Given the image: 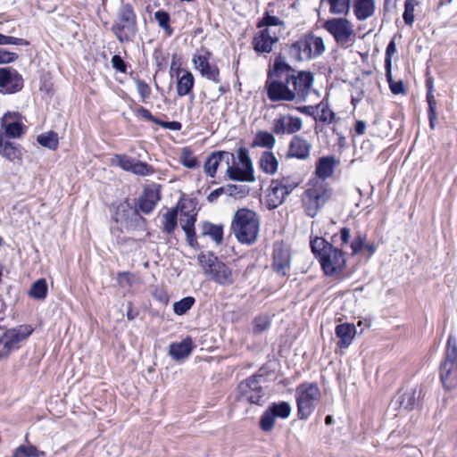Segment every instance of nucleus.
<instances>
[{"mask_svg": "<svg viewBox=\"0 0 457 457\" xmlns=\"http://www.w3.org/2000/svg\"><path fill=\"white\" fill-rule=\"evenodd\" d=\"M196 221L195 215H192L189 213H183L180 218L181 228L186 231H190L195 229V223Z\"/></svg>", "mask_w": 457, "mask_h": 457, "instance_id": "4d7b16f0", "label": "nucleus"}, {"mask_svg": "<svg viewBox=\"0 0 457 457\" xmlns=\"http://www.w3.org/2000/svg\"><path fill=\"white\" fill-rule=\"evenodd\" d=\"M275 418L287 419L291 413V406L287 402L273 403L268 407Z\"/></svg>", "mask_w": 457, "mask_h": 457, "instance_id": "ea45409f", "label": "nucleus"}, {"mask_svg": "<svg viewBox=\"0 0 457 457\" xmlns=\"http://www.w3.org/2000/svg\"><path fill=\"white\" fill-rule=\"evenodd\" d=\"M270 326V320L266 316L257 317L254 320V332L262 333Z\"/></svg>", "mask_w": 457, "mask_h": 457, "instance_id": "bf43d9fd", "label": "nucleus"}, {"mask_svg": "<svg viewBox=\"0 0 457 457\" xmlns=\"http://www.w3.org/2000/svg\"><path fill=\"white\" fill-rule=\"evenodd\" d=\"M47 295V284L45 278H39L35 281L29 291L31 298L44 300Z\"/></svg>", "mask_w": 457, "mask_h": 457, "instance_id": "4c0bfd02", "label": "nucleus"}, {"mask_svg": "<svg viewBox=\"0 0 457 457\" xmlns=\"http://www.w3.org/2000/svg\"><path fill=\"white\" fill-rule=\"evenodd\" d=\"M178 225V210L171 208L162 216V231L166 234H171Z\"/></svg>", "mask_w": 457, "mask_h": 457, "instance_id": "e433bc0d", "label": "nucleus"}, {"mask_svg": "<svg viewBox=\"0 0 457 457\" xmlns=\"http://www.w3.org/2000/svg\"><path fill=\"white\" fill-rule=\"evenodd\" d=\"M17 113L7 112L1 120V128L4 129V134L10 138H19L24 132V126L19 120H11L17 118Z\"/></svg>", "mask_w": 457, "mask_h": 457, "instance_id": "b1692460", "label": "nucleus"}, {"mask_svg": "<svg viewBox=\"0 0 457 457\" xmlns=\"http://www.w3.org/2000/svg\"><path fill=\"white\" fill-rule=\"evenodd\" d=\"M320 265L327 276L340 274L345 267V253L334 245L320 259Z\"/></svg>", "mask_w": 457, "mask_h": 457, "instance_id": "2eb2a0df", "label": "nucleus"}, {"mask_svg": "<svg viewBox=\"0 0 457 457\" xmlns=\"http://www.w3.org/2000/svg\"><path fill=\"white\" fill-rule=\"evenodd\" d=\"M278 162L271 152H264L260 159V167L267 174H274L278 170Z\"/></svg>", "mask_w": 457, "mask_h": 457, "instance_id": "f704fd0d", "label": "nucleus"}, {"mask_svg": "<svg viewBox=\"0 0 457 457\" xmlns=\"http://www.w3.org/2000/svg\"><path fill=\"white\" fill-rule=\"evenodd\" d=\"M185 234H186V240H187V244L189 245V246H191L194 249H198L199 244L196 240L195 229L190 230V231H186Z\"/></svg>", "mask_w": 457, "mask_h": 457, "instance_id": "774afa93", "label": "nucleus"}, {"mask_svg": "<svg viewBox=\"0 0 457 457\" xmlns=\"http://www.w3.org/2000/svg\"><path fill=\"white\" fill-rule=\"evenodd\" d=\"M286 194H291L298 186L299 181L295 180L292 177H282L281 179H273Z\"/></svg>", "mask_w": 457, "mask_h": 457, "instance_id": "a18cd8bd", "label": "nucleus"}, {"mask_svg": "<svg viewBox=\"0 0 457 457\" xmlns=\"http://www.w3.org/2000/svg\"><path fill=\"white\" fill-rule=\"evenodd\" d=\"M111 62L115 70L122 73H127V64L120 55H113Z\"/></svg>", "mask_w": 457, "mask_h": 457, "instance_id": "e2e57ef3", "label": "nucleus"}, {"mask_svg": "<svg viewBox=\"0 0 457 457\" xmlns=\"http://www.w3.org/2000/svg\"><path fill=\"white\" fill-rule=\"evenodd\" d=\"M33 329L29 326H21L6 330L0 337V358L7 357L12 351L20 348L21 343L26 340Z\"/></svg>", "mask_w": 457, "mask_h": 457, "instance_id": "ddd939ff", "label": "nucleus"}, {"mask_svg": "<svg viewBox=\"0 0 457 457\" xmlns=\"http://www.w3.org/2000/svg\"><path fill=\"white\" fill-rule=\"evenodd\" d=\"M335 162L336 160L334 156L320 158L316 163L315 173L317 177L322 179L329 178L333 174Z\"/></svg>", "mask_w": 457, "mask_h": 457, "instance_id": "2f4dec72", "label": "nucleus"}, {"mask_svg": "<svg viewBox=\"0 0 457 457\" xmlns=\"http://www.w3.org/2000/svg\"><path fill=\"white\" fill-rule=\"evenodd\" d=\"M237 157L241 168L236 165L235 161L231 162V165L226 170L227 176L232 180L254 182L253 166L248 150L245 147H239Z\"/></svg>", "mask_w": 457, "mask_h": 457, "instance_id": "1a4fd4ad", "label": "nucleus"}, {"mask_svg": "<svg viewBox=\"0 0 457 457\" xmlns=\"http://www.w3.org/2000/svg\"><path fill=\"white\" fill-rule=\"evenodd\" d=\"M416 5V0H405L403 18L405 24L409 26H411L414 22V8Z\"/></svg>", "mask_w": 457, "mask_h": 457, "instance_id": "de8ad7c7", "label": "nucleus"}, {"mask_svg": "<svg viewBox=\"0 0 457 457\" xmlns=\"http://www.w3.org/2000/svg\"><path fill=\"white\" fill-rule=\"evenodd\" d=\"M23 87V79L17 71L11 68H0V91L12 94Z\"/></svg>", "mask_w": 457, "mask_h": 457, "instance_id": "a211bd4d", "label": "nucleus"}, {"mask_svg": "<svg viewBox=\"0 0 457 457\" xmlns=\"http://www.w3.org/2000/svg\"><path fill=\"white\" fill-rule=\"evenodd\" d=\"M154 170L153 168L148 165L146 162H143L140 161H135L134 165L132 167L131 172L141 175V176H146L151 173H153Z\"/></svg>", "mask_w": 457, "mask_h": 457, "instance_id": "5fc2aeb1", "label": "nucleus"}, {"mask_svg": "<svg viewBox=\"0 0 457 457\" xmlns=\"http://www.w3.org/2000/svg\"><path fill=\"white\" fill-rule=\"evenodd\" d=\"M225 187L227 195L236 198H242L249 193V188L246 186L228 184Z\"/></svg>", "mask_w": 457, "mask_h": 457, "instance_id": "09e8293b", "label": "nucleus"}, {"mask_svg": "<svg viewBox=\"0 0 457 457\" xmlns=\"http://www.w3.org/2000/svg\"><path fill=\"white\" fill-rule=\"evenodd\" d=\"M277 26H283L284 27V21H282L278 17L270 15L268 12L264 14L262 21L258 23V28H271L277 27Z\"/></svg>", "mask_w": 457, "mask_h": 457, "instance_id": "3c124183", "label": "nucleus"}, {"mask_svg": "<svg viewBox=\"0 0 457 457\" xmlns=\"http://www.w3.org/2000/svg\"><path fill=\"white\" fill-rule=\"evenodd\" d=\"M275 417L273 413L267 409L260 419V428L264 432H270L273 429L275 425Z\"/></svg>", "mask_w": 457, "mask_h": 457, "instance_id": "49530a36", "label": "nucleus"}, {"mask_svg": "<svg viewBox=\"0 0 457 457\" xmlns=\"http://www.w3.org/2000/svg\"><path fill=\"white\" fill-rule=\"evenodd\" d=\"M265 381L263 375L255 374L238 384L239 398L250 403L262 405L265 391L262 384Z\"/></svg>", "mask_w": 457, "mask_h": 457, "instance_id": "9d476101", "label": "nucleus"}, {"mask_svg": "<svg viewBox=\"0 0 457 457\" xmlns=\"http://www.w3.org/2000/svg\"><path fill=\"white\" fill-rule=\"evenodd\" d=\"M440 378L447 390L457 386V339L453 335L447 340L445 358L440 365Z\"/></svg>", "mask_w": 457, "mask_h": 457, "instance_id": "0eeeda50", "label": "nucleus"}, {"mask_svg": "<svg viewBox=\"0 0 457 457\" xmlns=\"http://www.w3.org/2000/svg\"><path fill=\"white\" fill-rule=\"evenodd\" d=\"M184 74L178 79L177 93L179 96L189 94L194 87L195 79L188 71H183Z\"/></svg>", "mask_w": 457, "mask_h": 457, "instance_id": "72a5a7b5", "label": "nucleus"}, {"mask_svg": "<svg viewBox=\"0 0 457 457\" xmlns=\"http://www.w3.org/2000/svg\"><path fill=\"white\" fill-rule=\"evenodd\" d=\"M302 38L303 45L306 46L309 61L320 56L325 52L326 47L322 37L308 32L302 35Z\"/></svg>", "mask_w": 457, "mask_h": 457, "instance_id": "5701e85b", "label": "nucleus"}, {"mask_svg": "<svg viewBox=\"0 0 457 457\" xmlns=\"http://www.w3.org/2000/svg\"><path fill=\"white\" fill-rule=\"evenodd\" d=\"M311 148L312 145L306 139L295 136L290 142L287 156L306 160L310 156Z\"/></svg>", "mask_w": 457, "mask_h": 457, "instance_id": "393cba45", "label": "nucleus"}, {"mask_svg": "<svg viewBox=\"0 0 457 457\" xmlns=\"http://www.w3.org/2000/svg\"><path fill=\"white\" fill-rule=\"evenodd\" d=\"M137 21L134 7L122 3L116 12L111 31L120 43L133 42L137 34Z\"/></svg>", "mask_w": 457, "mask_h": 457, "instance_id": "7ed1b4c3", "label": "nucleus"}, {"mask_svg": "<svg viewBox=\"0 0 457 457\" xmlns=\"http://www.w3.org/2000/svg\"><path fill=\"white\" fill-rule=\"evenodd\" d=\"M180 162L185 167L189 169L196 167L198 163L196 157L188 148H183L180 155Z\"/></svg>", "mask_w": 457, "mask_h": 457, "instance_id": "8fccbe9b", "label": "nucleus"}, {"mask_svg": "<svg viewBox=\"0 0 457 457\" xmlns=\"http://www.w3.org/2000/svg\"><path fill=\"white\" fill-rule=\"evenodd\" d=\"M320 390L316 383L304 382L295 388L297 416L299 420H307L320 400Z\"/></svg>", "mask_w": 457, "mask_h": 457, "instance_id": "39448f33", "label": "nucleus"}, {"mask_svg": "<svg viewBox=\"0 0 457 457\" xmlns=\"http://www.w3.org/2000/svg\"><path fill=\"white\" fill-rule=\"evenodd\" d=\"M198 262L206 276L222 286H228L233 283L231 270L212 253H201Z\"/></svg>", "mask_w": 457, "mask_h": 457, "instance_id": "423d86ee", "label": "nucleus"}, {"mask_svg": "<svg viewBox=\"0 0 457 457\" xmlns=\"http://www.w3.org/2000/svg\"><path fill=\"white\" fill-rule=\"evenodd\" d=\"M195 300L193 296H187L182 298L181 300L174 303L173 304V312L177 315H184L187 313L194 305Z\"/></svg>", "mask_w": 457, "mask_h": 457, "instance_id": "c03bdc74", "label": "nucleus"}, {"mask_svg": "<svg viewBox=\"0 0 457 457\" xmlns=\"http://www.w3.org/2000/svg\"><path fill=\"white\" fill-rule=\"evenodd\" d=\"M352 0H321V4L327 3L329 12L336 15H347L350 12Z\"/></svg>", "mask_w": 457, "mask_h": 457, "instance_id": "c9c22d12", "label": "nucleus"}, {"mask_svg": "<svg viewBox=\"0 0 457 457\" xmlns=\"http://www.w3.org/2000/svg\"><path fill=\"white\" fill-rule=\"evenodd\" d=\"M294 71V69L286 62L285 57L279 54L275 58L273 69L268 72L265 82V90L271 102L295 101V95L286 80L284 72Z\"/></svg>", "mask_w": 457, "mask_h": 457, "instance_id": "f257e3e1", "label": "nucleus"}, {"mask_svg": "<svg viewBox=\"0 0 457 457\" xmlns=\"http://www.w3.org/2000/svg\"><path fill=\"white\" fill-rule=\"evenodd\" d=\"M276 144L273 134L267 131H258L253 143V146H261L271 149Z\"/></svg>", "mask_w": 457, "mask_h": 457, "instance_id": "58836bf2", "label": "nucleus"}, {"mask_svg": "<svg viewBox=\"0 0 457 457\" xmlns=\"http://www.w3.org/2000/svg\"><path fill=\"white\" fill-rule=\"evenodd\" d=\"M335 333L339 338L338 347L346 348L352 344L356 334V328L353 324L343 323L336 327Z\"/></svg>", "mask_w": 457, "mask_h": 457, "instance_id": "bb28decb", "label": "nucleus"}, {"mask_svg": "<svg viewBox=\"0 0 457 457\" xmlns=\"http://www.w3.org/2000/svg\"><path fill=\"white\" fill-rule=\"evenodd\" d=\"M112 220L127 230H145L146 220L129 199L113 204Z\"/></svg>", "mask_w": 457, "mask_h": 457, "instance_id": "20e7f679", "label": "nucleus"}, {"mask_svg": "<svg viewBox=\"0 0 457 457\" xmlns=\"http://www.w3.org/2000/svg\"><path fill=\"white\" fill-rule=\"evenodd\" d=\"M159 200V190L146 187L137 199V204L135 206L137 208L138 212L140 211L145 214H149L154 211Z\"/></svg>", "mask_w": 457, "mask_h": 457, "instance_id": "4be33fe9", "label": "nucleus"}, {"mask_svg": "<svg viewBox=\"0 0 457 457\" xmlns=\"http://www.w3.org/2000/svg\"><path fill=\"white\" fill-rule=\"evenodd\" d=\"M425 395L426 392L422 386L407 390L398 397L399 405L404 410H412L421 404Z\"/></svg>", "mask_w": 457, "mask_h": 457, "instance_id": "412c9836", "label": "nucleus"}, {"mask_svg": "<svg viewBox=\"0 0 457 457\" xmlns=\"http://www.w3.org/2000/svg\"><path fill=\"white\" fill-rule=\"evenodd\" d=\"M333 245L327 242L323 237H316L311 241L312 253L320 259Z\"/></svg>", "mask_w": 457, "mask_h": 457, "instance_id": "37998d69", "label": "nucleus"}, {"mask_svg": "<svg viewBox=\"0 0 457 457\" xmlns=\"http://www.w3.org/2000/svg\"><path fill=\"white\" fill-rule=\"evenodd\" d=\"M332 195L325 184H316L307 188L302 195V204L307 216L314 218Z\"/></svg>", "mask_w": 457, "mask_h": 457, "instance_id": "6e6552de", "label": "nucleus"}, {"mask_svg": "<svg viewBox=\"0 0 457 457\" xmlns=\"http://www.w3.org/2000/svg\"><path fill=\"white\" fill-rule=\"evenodd\" d=\"M18 58V54L0 48V63H9Z\"/></svg>", "mask_w": 457, "mask_h": 457, "instance_id": "69168bd1", "label": "nucleus"}, {"mask_svg": "<svg viewBox=\"0 0 457 457\" xmlns=\"http://www.w3.org/2000/svg\"><path fill=\"white\" fill-rule=\"evenodd\" d=\"M154 19L158 25L164 29L168 36H171L173 34V29L170 25V16L168 12L163 10L155 12Z\"/></svg>", "mask_w": 457, "mask_h": 457, "instance_id": "79ce46f5", "label": "nucleus"}, {"mask_svg": "<svg viewBox=\"0 0 457 457\" xmlns=\"http://www.w3.org/2000/svg\"><path fill=\"white\" fill-rule=\"evenodd\" d=\"M353 11L355 18L363 21L372 17L375 13V0H352Z\"/></svg>", "mask_w": 457, "mask_h": 457, "instance_id": "a878e982", "label": "nucleus"}, {"mask_svg": "<svg viewBox=\"0 0 457 457\" xmlns=\"http://www.w3.org/2000/svg\"><path fill=\"white\" fill-rule=\"evenodd\" d=\"M201 235L208 236L216 245H220L223 241V226L204 221L201 224Z\"/></svg>", "mask_w": 457, "mask_h": 457, "instance_id": "473e14b6", "label": "nucleus"}, {"mask_svg": "<svg viewBox=\"0 0 457 457\" xmlns=\"http://www.w3.org/2000/svg\"><path fill=\"white\" fill-rule=\"evenodd\" d=\"M320 108L319 120L323 123H332L336 120V113L328 107V104L322 103L318 106Z\"/></svg>", "mask_w": 457, "mask_h": 457, "instance_id": "603ef678", "label": "nucleus"}, {"mask_svg": "<svg viewBox=\"0 0 457 457\" xmlns=\"http://www.w3.org/2000/svg\"><path fill=\"white\" fill-rule=\"evenodd\" d=\"M211 57L212 53L209 50L201 48L193 55L194 68L200 72L202 77L219 84L220 83V70L216 64L210 62Z\"/></svg>", "mask_w": 457, "mask_h": 457, "instance_id": "4468645a", "label": "nucleus"}, {"mask_svg": "<svg viewBox=\"0 0 457 457\" xmlns=\"http://www.w3.org/2000/svg\"><path fill=\"white\" fill-rule=\"evenodd\" d=\"M295 71L284 72L288 87L292 86L291 91L295 95L296 103L304 102L311 91L314 81V75L311 71H300L295 74Z\"/></svg>", "mask_w": 457, "mask_h": 457, "instance_id": "9b49d317", "label": "nucleus"}, {"mask_svg": "<svg viewBox=\"0 0 457 457\" xmlns=\"http://www.w3.org/2000/svg\"><path fill=\"white\" fill-rule=\"evenodd\" d=\"M323 28L332 35L335 41L341 46H345L354 40L353 25L345 18L329 19L324 22Z\"/></svg>", "mask_w": 457, "mask_h": 457, "instance_id": "f8f14e48", "label": "nucleus"}, {"mask_svg": "<svg viewBox=\"0 0 457 457\" xmlns=\"http://www.w3.org/2000/svg\"><path fill=\"white\" fill-rule=\"evenodd\" d=\"M136 86L137 93L141 97V101L146 103L147 99L151 96V88L146 82L142 79H136Z\"/></svg>", "mask_w": 457, "mask_h": 457, "instance_id": "864d4df0", "label": "nucleus"}, {"mask_svg": "<svg viewBox=\"0 0 457 457\" xmlns=\"http://www.w3.org/2000/svg\"><path fill=\"white\" fill-rule=\"evenodd\" d=\"M29 43L23 38L0 34V45L27 46Z\"/></svg>", "mask_w": 457, "mask_h": 457, "instance_id": "052dcab7", "label": "nucleus"}, {"mask_svg": "<svg viewBox=\"0 0 457 457\" xmlns=\"http://www.w3.org/2000/svg\"><path fill=\"white\" fill-rule=\"evenodd\" d=\"M115 159L117 160L118 165L124 170L131 171L132 167L136 159L131 158L126 154H117L115 155Z\"/></svg>", "mask_w": 457, "mask_h": 457, "instance_id": "6e6d98bb", "label": "nucleus"}, {"mask_svg": "<svg viewBox=\"0 0 457 457\" xmlns=\"http://www.w3.org/2000/svg\"><path fill=\"white\" fill-rule=\"evenodd\" d=\"M291 266L289 249L282 243H276L273 248V270L281 276H287Z\"/></svg>", "mask_w": 457, "mask_h": 457, "instance_id": "6ab92c4d", "label": "nucleus"}, {"mask_svg": "<svg viewBox=\"0 0 457 457\" xmlns=\"http://www.w3.org/2000/svg\"><path fill=\"white\" fill-rule=\"evenodd\" d=\"M157 125L161 126L163 129H170V130H180L182 125L179 121H164L162 120H158Z\"/></svg>", "mask_w": 457, "mask_h": 457, "instance_id": "338daca9", "label": "nucleus"}, {"mask_svg": "<svg viewBox=\"0 0 457 457\" xmlns=\"http://www.w3.org/2000/svg\"><path fill=\"white\" fill-rule=\"evenodd\" d=\"M260 228L257 213L249 209H238L232 219L231 231L241 244L253 245L256 242Z\"/></svg>", "mask_w": 457, "mask_h": 457, "instance_id": "f03ea898", "label": "nucleus"}, {"mask_svg": "<svg viewBox=\"0 0 457 457\" xmlns=\"http://www.w3.org/2000/svg\"><path fill=\"white\" fill-rule=\"evenodd\" d=\"M303 120L290 114H281L273 120L272 132L276 135L295 134L302 129Z\"/></svg>", "mask_w": 457, "mask_h": 457, "instance_id": "f3484780", "label": "nucleus"}, {"mask_svg": "<svg viewBox=\"0 0 457 457\" xmlns=\"http://www.w3.org/2000/svg\"><path fill=\"white\" fill-rule=\"evenodd\" d=\"M366 243V237L362 234H358L351 243V248L353 254L358 253L361 249L364 248Z\"/></svg>", "mask_w": 457, "mask_h": 457, "instance_id": "680f3d73", "label": "nucleus"}, {"mask_svg": "<svg viewBox=\"0 0 457 457\" xmlns=\"http://www.w3.org/2000/svg\"><path fill=\"white\" fill-rule=\"evenodd\" d=\"M37 140L42 146L51 150H55L59 144L58 136L53 131L37 136Z\"/></svg>", "mask_w": 457, "mask_h": 457, "instance_id": "a19ab883", "label": "nucleus"}, {"mask_svg": "<svg viewBox=\"0 0 457 457\" xmlns=\"http://www.w3.org/2000/svg\"><path fill=\"white\" fill-rule=\"evenodd\" d=\"M0 154L10 162L21 160L20 145L8 140L4 141L2 134H0Z\"/></svg>", "mask_w": 457, "mask_h": 457, "instance_id": "7c9ffc66", "label": "nucleus"}, {"mask_svg": "<svg viewBox=\"0 0 457 457\" xmlns=\"http://www.w3.org/2000/svg\"><path fill=\"white\" fill-rule=\"evenodd\" d=\"M397 37L399 38L402 37V36L400 34H395L386 46L385 63H392V57L396 53L395 38Z\"/></svg>", "mask_w": 457, "mask_h": 457, "instance_id": "13d9d810", "label": "nucleus"}, {"mask_svg": "<svg viewBox=\"0 0 457 457\" xmlns=\"http://www.w3.org/2000/svg\"><path fill=\"white\" fill-rule=\"evenodd\" d=\"M279 40V32L275 29L264 28L253 38V47L257 53H270L274 44Z\"/></svg>", "mask_w": 457, "mask_h": 457, "instance_id": "dca6fc26", "label": "nucleus"}, {"mask_svg": "<svg viewBox=\"0 0 457 457\" xmlns=\"http://www.w3.org/2000/svg\"><path fill=\"white\" fill-rule=\"evenodd\" d=\"M231 162H234V154L227 151L212 152L204 162V173L212 178H214L218 167L221 162H224L228 168L231 165Z\"/></svg>", "mask_w": 457, "mask_h": 457, "instance_id": "aec40b11", "label": "nucleus"}, {"mask_svg": "<svg viewBox=\"0 0 457 457\" xmlns=\"http://www.w3.org/2000/svg\"><path fill=\"white\" fill-rule=\"evenodd\" d=\"M193 350V341L191 337H186L179 343L170 345L169 353L174 360H182L187 358Z\"/></svg>", "mask_w": 457, "mask_h": 457, "instance_id": "c756f323", "label": "nucleus"}, {"mask_svg": "<svg viewBox=\"0 0 457 457\" xmlns=\"http://www.w3.org/2000/svg\"><path fill=\"white\" fill-rule=\"evenodd\" d=\"M302 36L294 43L286 46V53L292 62H301L308 60L306 46L303 43Z\"/></svg>", "mask_w": 457, "mask_h": 457, "instance_id": "c85d7f7f", "label": "nucleus"}, {"mask_svg": "<svg viewBox=\"0 0 457 457\" xmlns=\"http://www.w3.org/2000/svg\"><path fill=\"white\" fill-rule=\"evenodd\" d=\"M289 194H286L284 190L276 183L271 180L268 194H267V205L270 210H273L280 206L286 200Z\"/></svg>", "mask_w": 457, "mask_h": 457, "instance_id": "cd10ccee", "label": "nucleus"}, {"mask_svg": "<svg viewBox=\"0 0 457 457\" xmlns=\"http://www.w3.org/2000/svg\"><path fill=\"white\" fill-rule=\"evenodd\" d=\"M136 114L144 118L145 120H149L154 124H157L158 122V120L157 118H155L149 110H147L146 108L143 107V106H139L136 111H135Z\"/></svg>", "mask_w": 457, "mask_h": 457, "instance_id": "0e129e2a", "label": "nucleus"}]
</instances>
